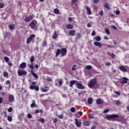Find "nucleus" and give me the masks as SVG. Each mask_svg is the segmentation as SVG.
I'll list each match as a JSON object with an SVG mask.
<instances>
[{
	"label": "nucleus",
	"mask_w": 129,
	"mask_h": 129,
	"mask_svg": "<svg viewBox=\"0 0 129 129\" xmlns=\"http://www.w3.org/2000/svg\"><path fill=\"white\" fill-rule=\"evenodd\" d=\"M26 66H27V63H26V62H22L20 64L19 68L22 69H25L26 68Z\"/></svg>",
	"instance_id": "obj_16"
},
{
	"label": "nucleus",
	"mask_w": 129,
	"mask_h": 129,
	"mask_svg": "<svg viewBox=\"0 0 129 129\" xmlns=\"http://www.w3.org/2000/svg\"><path fill=\"white\" fill-rule=\"evenodd\" d=\"M92 102H93V99H92V98H89L88 99V104H92Z\"/></svg>",
	"instance_id": "obj_25"
},
{
	"label": "nucleus",
	"mask_w": 129,
	"mask_h": 129,
	"mask_svg": "<svg viewBox=\"0 0 129 129\" xmlns=\"http://www.w3.org/2000/svg\"><path fill=\"white\" fill-rule=\"evenodd\" d=\"M31 73L33 77H34V78H35V79L37 80V79L39 78V77L38 76V75H37V74H36L33 70L31 71Z\"/></svg>",
	"instance_id": "obj_13"
},
{
	"label": "nucleus",
	"mask_w": 129,
	"mask_h": 129,
	"mask_svg": "<svg viewBox=\"0 0 129 129\" xmlns=\"http://www.w3.org/2000/svg\"><path fill=\"white\" fill-rule=\"evenodd\" d=\"M128 81V79L126 77H122L120 79V83L122 84H126Z\"/></svg>",
	"instance_id": "obj_6"
},
{
	"label": "nucleus",
	"mask_w": 129,
	"mask_h": 129,
	"mask_svg": "<svg viewBox=\"0 0 129 129\" xmlns=\"http://www.w3.org/2000/svg\"><path fill=\"white\" fill-rule=\"evenodd\" d=\"M28 66H29V68L32 69L31 70H33L34 69V63L31 62V63L29 64Z\"/></svg>",
	"instance_id": "obj_30"
},
{
	"label": "nucleus",
	"mask_w": 129,
	"mask_h": 129,
	"mask_svg": "<svg viewBox=\"0 0 129 129\" xmlns=\"http://www.w3.org/2000/svg\"><path fill=\"white\" fill-rule=\"evenodd\" d=\"M58 83H59V85H62V84L63 83V80H60L58 81Z\"/></svg>",
	"instance_id": "obj_49"
},
{
	"label": "nucleus",
	"mask_w": 129,
	"mask_h": 129,
	"mask_svg": "<svg viewBox=\"0 0 129 129\" xmlns=\"http://www.w3.org/2000/svg\"><path fill=\"white\" fill-rule=\"evenodd\" d=\"M10 84H11V81L8 80V81L6 82V85H10Z\"/></svg>",
	"instance_id": "obj_52"
},
{
	"label": "nucleus",
	"mask_w": 129,
	"mask_h": 129,
	"mask_svg": "<svg viewBox=\"0 0 129 129\" xmlns=\"http://www.w3.org/2000/svg\"><path fill=\"white\" fill-rule=\"evenodd\" d=\"M95 127H96V126H95V125H93V126L91 127V129H95Z\"/></svg>",
	"instance_id": "obj_64"
},
{
	"label": "nucleus",
	"mask_w": 129,
	"mask_h": 129,
	"mask_svg": "<svg viewBox=\"0 0 129 129\" xmlns=\"http://www.w3.org/2000/svg\"><path fill=\"white\" fill-rule=\"evenodd\" d=\"M31 27L33 30L37 31L38 30V27H37V21L36 20H33L31 24Z\"/></svg>",
	"instance_id": "obj_4"
},
{
	"label": "nucleus",
	"mask_w": 129,
	"mask_h": 129,
	"mask_svg": "<svg viewBox=\"0 0 129 129\" xmlns=\"http://www.w3.org/2000/svg\"><path fill=\"white\" fill-rule=\"evenodd\" d=\"M105 32L107 35H110V32L109 31V29H108V28H106L105 29Z\"/></svg>",
	"instance_id": "obj_31"
},
{
	"label": "nucleus",
	"mask_w": 129,
	"mask_h": 129,
	"mask_svg": "<svg viewBox=\"0 0 129 129\" xmlns=\"http://www.w3.org/2000/svg\"><path fill=\"white\" fill-rule=\"evenodd\" d=\"M94 39L96 40L97 42H99V41L101 40V37H100V36L95 37L94 38Z\"/></svg>",
	"instance_id": "obj_28"
},
{
	"label": "nucleus",
	"mask_w": 129,
	"mask_h": 129,
	"mask_svg": "<svg viewBox=\"0 0 129 129\" xmlns=\"http://www.w3.org/2000/svg\"><path fill=\"white\" fill-rule=\"evenodd\" d=\"M39 121H40V122H45V119H44L43 118H41V119H38Z\"/></svg>",
	"instance_id": "obj_45"
},
{
	"label": "nucleus",
	"mask_w": 129,
	"mask_h": 129,
	"mask_svg": "<svg viewBox=\"0 0 129 129\" xmlns=\"http://www.w3.org/2000/svg\"><path fill=\"white\" fill-rule=\"evenodd\" d=\"M59 10H58V9H55L54 10V14H56V15H58L59 14Z\"/></svg>",
	"instance_id": "obj_37"
},
{
	"label": "nucleus",
	"mask_w": 129,
	"mask_h": 129,
	"mask_svg": "<svg viewBox=\"0 0 129 129\" xmlns=\"http://www.w3.org/2000/svg\"><path fill=\"white\" fill-rule=\"evenodd\" d=\"M75 121H76V125L78 126V127H79V126H81L82 122L81 120L77 119V118H75Z\"/></svg>",
	"instance_id": "obj_11"
},
{
	"label": "nucleus",
	"mask_w": 129,
	"mask_h": 129,
	"mask_svg": "<svg viewBox=\"0 0 129 129\" xmlns=\"http://www.w3.org/2000/svg\"><path fill=\"white\" fill-rule=\"evenodd\" d=\"M9 66H13V63L11 62H8Z\"/></svg>",
	"instance_id": "obj_63"
},
{
	"label": "nucleus",
	"mask_w": 129,
	"mask_h": 129,
	"mask_svg": "<svg viewBox=\"0 0 129 129\" xmlns=\"http://www.w3.org/2000/svg\"><path fill=\"white\" fill-rule=\"evenodd\" d=\"M4 60L5 62H6L7 63H8L9 61H10V58H9V57L5 56L4 57Z\"/></svg>",
	"instance_id": "obj_33"
},
{
	"label": "nucleus",
	"mask_w": 129,
	"mask_h": 129,
	"mask_svg": "<svg viewBox=\"0 0 129 129\" xmlns=\"http://www.w3.org/2000/svg\"><path fill=\"white\" fill-rule=\"evenodd\" d=\"M33 20V15H31L29 17H25L24 19L25 22H29Z\"/></svg>",
	"instance_id": "obj_12"
},
{
	"label": "nucleus",
	"mask_w": 129,
	"mask_h": 129,
	"mask_svg": "<svg viewBox=\"0 0 129 129\" xmlns=\"http://www.w3.org/2000/svg\"><path fill=\"white\" fill-rule=\"evenodd\" d=\"M3 74H4V77H7V76H8L9 75V73H8V72L5 71L4 73H3Z\"/></svg>",
	"instance_id": "obj_38"
},
{
	"label": "nucleus",
	"mask_w": 129,
	"mask_h": 129,
	"mask_svg": "<svg viewBox=\"0 0 129 129\" xmlns=\"http://www.w3.org/2000/svg\"><path fill=\"white\" fill-rule=\"evenodd\" d=\"M58 121V119L57 118H55L53 120V123H56Z\"/></svg>",
	"instance_id": "obj_55"
},
{
	"label": "nucleus",
	"mask_w": 129,
	"mask_h": 129,
	"mask_svg": "<svg viewBox=\"0 0 129 129\" xmlns=\"http://www.w3.org/2000/svg\"><path fill=\"white\" fill-rule=\"evenodd\" d=\"M34 61H35V57H34V56H32L31 57L30 61L31 62V63H33Z\"/></svg>",
	"instance_id": "obj_39"
},
{
	"label": "nucleus",
	"mask_w": 129,
	"mask_h": 129,
	"mask_svg": "<svg viewBox=\"0 0 129 129\" xmlns=\"http://www.w3.org/2000/svg\"><path fill=\"white\" fill-rule=\"evenodd\" d=\"M7 119L9 121H12L13 120V118L12 117V116L8 115Z\"/></svg>",
	"instance_id": "obj_34"
},
{
	"label": "nucleus",
	"mask_w": 129,
	"mask_h": 129,
	"mask_svg": "<svg viewBox=\"0 0 129 129\" xmlns=\"http://www.w3.org/2000/svg\"><path fill=\"white\" fill-rule=\"evenodd\" d=\"M89 118H94V116L92 115H89Z\"/></svg>",
	"instance_id": "obj_61"
},
{
	"label": "nucleus",
	"mask_w": 129,
	"mask_h": 129,
	"mask_svg": "<svg viewBox=\"0 0 129 129\" xmlns=\"http://www.w3.org/2000/svg\"><path fill=\"white\" fill-rule=\"evenodd\" d=\"M35 105H36V104H35V103H33L31 104V107H35Z\"/></svg>",
	"instance_id": "obj_58"
},
{
	"label": "nucleus",
	"mask_w": 129,
	"mask_h": 129,
	"mask_svg": "<svg viewBox=\"0 0 129 129\" xmlns=\"http://www.w3.org/2000/svg\"><path fill=\"white\" fill-rule=\"evenodd\" d=\"M84 125H86L87 126H89L90 124V122L89 121H85L83 122Z\"/></svg>",
	"instance_id": "obj_29"
},
{
	"label": "nucleus",
	"mask_w": 129,
	"mask_h": 129,
	"mask_svg": "<svg viewBox=\"0 0 129 129\" xmlns=\"http://www.w3.org/2000/svg\"><path fill=\"white\" fill-rule=\"evenodd\" d=\"M80 38H81V34L78 33L77 34L76 39H77V40H79V39H80Z\"/></svg>",
	"instance_id": "obj_35"
},
{
	"label": "nucleus",
	"mask_w": 129,
	"mask_h": 129,
	"mask_svg": "<svg viewBox=\"0 0 129 129\" xmlns=\"http://www.w3.org/2000/svg\"><path fill=\"white\" fill-rule=\"evenodd\" d=\"M12 111H13V108L10 107V108L8 109V112H12Z\"/></svg>",
	"instance_id": "obj_50"
},
{
	"label": "nucleus",
	"mask_w": 129,
	"mask_h": 129,
	"mask_svg": "<svg viewBox=\"0 0 129 129\" xmlns=\"http://www.w3.org/2000/svg\"><path fill=\"white\" fill-rule=\"evenodd\" d=\"M49 88L47 87L41 88V90L42 92H48Z\"/></svg>",
	"instance_id": "obj_19"
},
{
	"label": "nucleus",
	"mask_w": 129,
	"mask_h": 129,
	"mask_svg": "<svg viewBox=\"0 0 129 129\" xmlns=\"http://www.w3.org/2000/svg\"><path fill=\"white\" fill-rule=\"evenodd\" d=\"M86 69H87V70H90L92 69V66H91V65L87 66Z\"/></svg>",
	"instance_id": "obj_36"
},
{
	"label": "nucleus",
	"mask_w": 129,
	"mask_h": 129,
	"mask_svg": "<svg viewBox=\"0 0 129 129\" xmlns=\"http://www.w3.org/2000/svg\"><path fill=\"white\" fill-rule=\"evenodd\" d=\"M77 82V81H75V80L71 81L70 83V86L71 87H73V85H74V84H75Z\"/></svg>",
	"instance_id": "obj_21"
},
{
	"label": "nucleus",
	"mask_w": 129,
	"mask_h": 129,
	"mask_svg": "<svg viewBox=\"0 0 129 129\" xmlns=\"http://www.w3.org/2000/svg\"><path fill=\"white\" fill-rule=\"evenodd\" d=\"M52 38L54 39H57V38H58V35H57V31H54L53 33L52 34Z\"/></svg>",
	"instance_id": "obj_18"
},
{
	"label": "nucleus",
	"mask_w": 129,
	"mask_h": 129,
	"mask_svg": "<svg viewBox=\"0 0 129 129\" xmlns=\"http://www.w3.org/2000/svg\"><path fill=\"white\" fill-rule=\"evenodd\" d=\"M76 87H77V88H78V89L83 90L85 88V87H84V86H83L82 84L80 83H77L76 84Z\"/></svg>",
	"instance_id": "obj_8"
},
{
	"label": "nucleus",
	"mask_w": 129,
	"mask_h": 129,
	"mask_svg": "<svg viewBox=\"0 0 129 129\" xmlns=\"http://www.w3.org/2000/svg\"><path fill=\"white\" fill-rule=\"evenodd\" d=\"M4 7H5V4L4 3H0V9L4 8Z\"/></svg>",
	"instance_id": "obj_44"
},
{
	"label": "nucleus",
	"mask_w": 129,
	"mask_h": 129,
	"mask_svg": "<svg viewBox=\"0 0 129 129\" xmlns=\"http://www.w3.org/2000/svg\"><path fill=\"white\" fill-rule=\"evenodd\" d=\"M71 111L72 112H75V107H72L71 108Z\"/></svg>",
	"instance_id": "obj_46"
},
{
	"label": "nucleus",
	"mask_w": 129,
	"mask_h": 129,
	"mask_svg": "<svg viewBox=\"0 0 129 129\" xmlns=\"http://www.w3.org/2000/svg\"><path fill=\"white\" fill-rule=\"evenodd\" d=\"M60 54L62 56H66V54H67V49L62 48L60 49Z\"/></svg>",
	"instance_id": "obj_9"
},
{
	"label": "nucleus",
	"mask_w": 129,
	"mask_h": 129,
	"mask_svg": "<svg viewBox=\"0 0 129 129\" xmlns=\"http://www.w3.org/2000/svg\"><path fill=\"white\" fill-rule=\"evenodd\" d=\"M97 84V80L95 78H94L89 81L88 84V86L89 88H92V87H94Z\"/></svg>",
	"instance_id": "obj_1"
},
{
	"label": "nucleus",
	"mask_w": 129,
	"mask_h": 129,
	"mask_svg": "<svg viewBox=\"0 0 129 129\" xmlns=\"http://www.w3.org/2000/svg\"><path fill=\"white\" fill-rule=\"evenodd\" d=\"M92 26V24H91V23H89L87 24L88 28H90V27H91Z\"/></svg>",
	"instance_id": "obj_51"
},
{
	"label": "nucleus",
	"mask_w": 129,
	"mask_h": 129,
	"mask_svg": "<svg viewBox=\"0 0 129 129\" xmlns=\"http://www.w3.org/2000/svg\"><path fill=\"white\" fill-rule=\"evenodd\" d=\"M66 28L67 29H69L70 30H72V29H73V25L72 24H67L66 26Z\"/></svg>",
	"instance_id": "obj_24"
},
{
	"label": "nucleus",
	"mask_w": 129,
	"mask_h": 129,
	"mask_svg": "<svg viewBox=\"0 0 129 129\" xmlns=\"http://www.w3.org/2000/svg\"><path fill=\"white\" fill-rule=\"evenodd\" d=\"M69 34L70 36H75V31L72 30L70 31Z\"/></svg>",
	"instance_id": "obj_27"
},
{
	"label": "nucleus",
	"mask_w": 129,
	"mask_h": 129,
	"mask_svg": "<svg viewBox=\"0 0 129 129\" xmlns=\"http://www.w3.org/2000/svg\"><path fill=\"white\" fill-rule=\"evenodd\" d=\"M94 45L96 47H98V48H101V47H102V45L101 44V43L97 41L94 42Z\"/></svg>",
	"instance_id": "obj_15"
},
{
	"label": "nucleus",
	"mask_w": 129,
	"mask_h": 129,
	"mask_svg": "<svg viewBox=\"0 0 129 129\" xmlns=\"http://www.w3.org/2000/svg\"><path fill=\"white\" fill-rule=\"evenodd\" d=\"M36 37V35L35 34H32L30 35L27 39L26 41V44H30L32 41H33V39Z\"/></svg>",
	"instance_id": "obj_5"
},
{
	"label": "nucleus",
	"mask_w": 129,
	"mask_h": 129,
	"mask_svg": "<svg viewBox=\"0 0 129 129\" xmlns=\"http://www.w3.org/2000/svg\"><path fill=\"white\" fill-rule=\"evenodd\" d=\"M96 34V32H95V31H93L92 32V36H95V35Z\"/></svg>",
	"instance_id": "obj_56"
},
{
	"label": "nucleus",
	"mask_w": 129,
	"mask_h": 129,
	"mask_svg": "<svg viewBox=\"0 0 129 129\" xmlns=\"http://www.w3.org/2000/svg\"><path fill=\"white\" fill-rule=\"evenodd\" d=\"M97 104H102L104 103V101L100 99H97L96 101Z\"/></svg>",
	"instance_id": "obj_17"
},
{
	"label": "nucleus",
	"mask_w": 129,
	"mask_h": 129,
	"mask_svg": "<svg viewBox=\"0 0 129 129\" xmlns=\"http://www.w3.org/2000/svg\"><path fill=\"white\" fill-rule=\"evenodd\" d=\"M104 6L107 10H109V5H108V3H105Z\"/></svg>",
	"instance_id": "obj_32"
},
{
	"label": "nucleus",
	"mask_w": 129,
	"mask_h": 129,
	"mask_svg": "<svg viewBox=\"0 0 129 129\" xmlns=\"http://www.w3.org/2000/svg\"><path fill=\"white\" fill-rule=\"evenodd\" d=\"M109 111V109H107L103 111V113H107V112H108Z\"/></svg>",
	"instance_id": "obj_48"
},
{
	"label": "nucleus",
	"mask_w": 129,
	"mask_h": 129,
	"mask_svg": "<svg viewBox=\"0 0 129 129\" xmlns=\"http://www.w3.org/2000/svg\"><path fill=\"white\" fill-rule=\"evenodd\" d=\"M119 69L123 72H126V69L123 66H120L119 67Z\"/></svg>",
	"instance_id": "obj_20"
},
{
	"label": "nucleus",
	"mask_w": 129,
	"mask_h": 129,
	"mask_svg": "<svg viewBox=\"0 0 129 129\" xmlns=\"http://www.w3.org/2000/svg\"><path fill=\"white\" fill-rule=\"evenodd\" d=\"M116 104L117 105H120V104H121V102H120V101H119V100H117L116 101Z\"/></svg>",
	"instance_id": "obj_41"
},
{
	"label": "nucleus",
	"mask_w": 129,
	"mask_h": 129,
	"mask_svg": "<svg viewBox=\"0 0 129 129\" xmlns=\"http://www.w3.org/2000/svg\"><path fill=\"white\" fill-rule=\"evenodd\" d=\"M86 9L88 13V15L89 16H90V15L92 14V12H91V9H90V8H89V7L88 6H86Z\"/></svg>",
	"instance_id": "obj_14"
},
{
	"label": "nucleus",
	"mask_w": 129,
	"mask_h": 129,
	"mask_svg": "<svg viewBox=\"0 0 129 129\" xmlns=\"http://www.w3.org/2000/svg\"><path fill=\"white\" fill-rule=\"evenodd\" d=\"M117 117H118V115L117 114L108 115L106 116V118L108 120H114V118H117Z\"/></svg>",
	"instance_id": "obj_2"
},
{
	"label": "nucleus",
	"mask_w": 129,
	"mask_h": 129,
	"mask_svg": "<svg viewBox=\"0 0 129 129\" xmlns=\"http://www.w3.org/2000/svg\"><path fill=\"white\" fill-rule=\"evenodd\" d=\"M60 54H61V49H57V51L55 53V57H58V56H59Z\"/></svg>",
	"instance_id": "obj_23"
},
{
	"label": "nucleus",
	"mask_w": 129,
	"mask_h": 129,
	"mask_svg": "<svg viewBox=\"0 0 129 129\" xmlns=\"http://www.w3.org/2000/svg\"><path fill=\"white\" fill-rule=\"evenodd\" d=\"M58 118H60V119H63L64 118V116H63V114L58 115Z\"/></svg>",
	"instance_id": "obj_43"
},
{
	"label": "nucleus",
	"mask_w": 129,
	"mask_h": 129,
	"mask_svg": "<svg viewBox=\"0 0 129 129\" xmlns=\"http://www.w3.org/2000/svg\"><path fill=\"white\" fill-rule=\"evenodd\" d=\"M114 93H115V94H117L118 96H120V93L118 92L114 91Z\"/></svg>",
	"instance_id": "obj_59"
},
{
	"label": "nucleus",
	"mask_w": 129,
	"mask_h": 129,
	"mask_svg": "<svg viewBox=\"0 0 129 129\" xmlns=\"http://www.w3.org/2000/svg\"><path fill=\"white\" fill-rule=\"evenodd\" d=\"M107 48H114V46H111V45H107Z\"/></svg>",
	"instance_id": "obj_53"
},
{
	"label": "nucleus",
	"mask_w": 129,
	"mask_h": 129,
	"mask_svg": "<svg viewBox=\"0 0 129 129\" xmlns=\"http://www.w3.org/2000/svg\"><path fill=\"white\" fill-rule=\"evenodd\" d=\"M18 74L19 76H23V75H27V72L25 70H18Z\"/></svg>",
	"instance_id": "obj_7"
},
{
	"label": "nucleus",
	"mask_w": 129,
	"mask_h": 129,
	"mask_svg": "<svg viewBox=\"0 0 129 129\" xmlns=\"http://www.w3.org/2000/svg\"><path fill=\"white\" fill-rule=\"evenodd\" d=\"M34 111L35 113H39V112H40V110L37 109V110H35Z\"/></svg>",
	"instance_id": "obj_60"
},
{
	"label": "nucleus",
	"mask_w": 129,
	"mask_h": 129,
	"mask_svg": "<svg viewBox=\"0 0 129 129\" xmlns=\"http://www.w3.org/2000/svg\"><path fill=\"white\" fill-rule=\"evenodd\" d=\"M27 117H28V118H32V114H27Z\"/></svg>",
	"instance_id": "obj_54"
},
{
	"label": "nucleus",
	"mask_w": 129,
	"mask_h": 129,
	"mask_svg": "<svg viewBox=\"0 0 129 129\" xmlns=\"http://www.w3.org/2000/svg\"><path fill=\"white\" fill-rule=\"evenodd\" d=\"M9 28L10 30L13 31L16 28V24H12L9 25Z\"/></svg>",
	"instance_id": "obj_22"
},
{
	"label": "nucleus",
	"mask_w": 129,
	"mask_h": 129,
	"mask_svg": "<svg viewBox=\"0 0 129 129\" xmlns=\"http://www.w3.org/2000/svg\"><path fill=\"white\" fill-rule=\"evenodd\" d=\"M111 64V63L110 62H106V66H110Z\"/></svg>",
	"instance_id": "obj_62"
},
{
	"label": "nucleus",
	"mask_w": 129,
	"mask_h": 129,
	"mask_svg": "<svg viewBox=\"0 0 129 129\" xmlns=\"http://www.w3.org/2000/svg\"><path fill=\"white\" fill-rule=\"evenodd\" d=\"M108 54L109 56H111L112 58H114L115 57V55L114 53L110 54V53H108Z\"/></svg>",
	"instance_id": "obj_40"
},
{
	"label": "nucleus",
	"mask_w": 129,
	"mask_h": 129,
	"mask_svg": "<svg viewBox=\"0 0 129 129\" xmlns=\"http://www.w3.org/2000/svg\"><path fill=\"white\" fill-rule=\"evenodd\" d=\"M115 14H116V15H119V14H120V12L119 11V10L118 9H117L116 10Z\"/></svg>",
	"instance_id": "obj_47"
},
{
	"label": "nucleus",
	"mask_w": 129,
	"mask_h": 129,
	"mask_svg": "<svg viewBox=\"0 0 129 129\" xmlns=\"http://www.w3.org/2000/svg\"><path fill=\"white\" fill-rule=\"evenodd\" d=\"M36 84H37V83L36 82H33L31 85L29 87V89L31 90H34V89H35V91H39V87H37L36 86H33V85H36Z\"/></svg>",
	"instance_id": "obj_3"
},
{
	"label": "nucleus",
	"mask_w": 129,
	"mask_h": 129,
	"mask_svg": "<svg viewBox=\"0 0 129 129\" xmlns=\"http://www.w3.org/2000/svg\"><path fill=\"white\" fill-rule=\"evenodd\" d=\"M99 15L100 16H103V11L101 10L100 12H99Z\"/></svg>",
	"instance_id": "obj_57"
},
{
	"label": "nucleus",
	"mask_w": 129,
	"mask_h": 129,
	"mask_svg": "<svg viewBox=\"0 0 129 129\" xmlns=\"http://www.w3.org/2000/svg\"><path fill=\"white\" fill-rule=\"evenodd\" d=\"M75 67H76V64H74L73 66V67L72 68V71H75L76 70Z\"/></svg>",
	"instance_id": "obj_42"
},
{
	"label": "nucleus",
	"mask_w": 129,
	"mask_h": 129,
	"mask_svg": "<svg viewBox=\"0 0 129 129\" xmlns=\"http://www.w3.org/2000/svg\"><path fill=\"white\" fill-rule=\"evenodd\" d=\"M42 46L43 47H47V40H44L42 43Z\"/></svg>",
	"instance_id": "obj_26"
},
{
	"label": "nucleus",
	"mask_w": 129,
	"mask_h": 129,
	"mask_svg": "<svg viewBox=\"0 0 129 129\" xmlns=\"http://www.w3.org/2000/svg\"><path fill=\"white\" fill-rule=\"evenodd\" d=\"M14 101H15V97H14V96L12 94H9V102L12 103Z\"/></svg>",
	"instance_id": "obj_10"
}]
</instances>
